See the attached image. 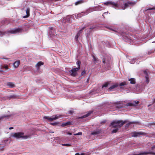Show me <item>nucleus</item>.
<instances>
[{"mask_svg": "<svg viewBox=\"0 0 155 155\" xmlns=\"http://www.w3.org/2000/svg\"><path fill=\"white\" fill-rule=\"evenodd\" d=\"M135 4V2H128L127 3H124L123 1H120L118 4L112 2H105L104 4L105 5H111L115 8H120L122 9H124L130 5H133Z\"/></svg>", "mask_w": 155, "mask_h": 155, "instance_id": "1", "label": "nucleus"}, {"mask_svg": "<svg viewBox=\"0 0 155 155\" xmlns=\"http://www.w3.org/2000/svg\"><path fill=\"white\" fill-rule=\"evenodd\" d=\"M127 122V120H114L110 124V126L115 129L113 130L112 133H116L119 128H120L123 124Z\"/></svg>", "mask_w": 155, "mask_h": 155, "instance_id": "2", "label": "nucleus"}, {"mask_svg": "<svg viewBox=\"0 0 155 155\" xmlns=\"http://www.w3.org/2000/svg\"><path fill=\"white\" fill-rule=\"evenodd\" d=\"M31 136V134L24 135V133L21 132L13 133H12L11 135V137L15 138L16 139L21 138L24 139H26L30 138Z\"/></svg>", "mask_w": 155, "mask_h": 155, "instance_id": "3", "label": "nucleus"}, {"mask_svg": "<svg viewBox=\"0 0 155 155\" xmlns=\"http://www.w3.org/2000/svg\"><path fill=\"white\" fill-rule=\"evenodd\" d=\"M155 148V145L152 146L151 147L152 150H149L148 151H145L139 153H135L132 154L131 155H155V151H154L153 150Z\"/></svg>", "mask_w": 155, "mask_h": 155, "instance_id": "4", "label": "nucleus"}, {"mask_svg": "<svg viewBox=\"0 0 155 155\" xmlns=\"http://www.w3.org/2000/svg\"><path fill=\"white\" fill-rule=\"evenodd\" d=\"M81 63L80 61H78L77 64L78 67L77 68H74L70 71V73L72 76L75 77L77 75L78 71L80 68Z\"/></svg>", "mask_w": 155, "mask_h": 155, "instance_id": "5", "label": "nucleus"}, {"mask_svg": "<svg viewBox=\"0 0 155 155\" xmlns=\"http://www.w3.org/2000/svg\"><path fill=\"white\" fill-rule=\"evenodd\" d=\"M103 63L108 65L110 61V58L109 56L105 55L101 57Z\"/></svg>", "mask_w": 155, "mask_h": 155, "instance_id": "6", "label": "nucleus"}, {"mask_svg": "<svg viewBox=\"0 0 155 155\" xmlns=\"http://www.w3.org/2000/svg\"><path fill=\"white\" fill-rule=\"evenodd\" d=\"M103 9V8L100 5H98L97 6L91 7L87 10V14L89 13L94 11L101 10Z\"/></svg>", "mask_w": 155, "mask_h": 155, "instance_id": "7", "label": "nucleus"}, {"mask_svg": "<svg viewBox=\"0 0 155 155\" xmlns=\"http://www.w3.org/2000/svg\"><path fill=\"white\" fill-rule=\"evenodd\" d=\"M26 29H25L24 28L22 29L20 28L11 30L9 32L12 34H17L21 32L22 31H26Z\"/></svg>", "mask_w": 155, "mask_h": 155, "instance_id": "8", "label": "nucleus"}, {"mask_svg": "<svg viewBox=\"0 0 155 155\" xmlns=\"http://www.w3.org/2000/svg\"><path fill=\"white\" fill-rule=\"evenodd\" d=\"M61 117L60 115H53L51 117L45 116L44 117L45 118L50 121H52L54 120H56Z\"/></svg>", "mask_w": 155, "mask_h": 155, "instance_id": "9", "label": "nucleus"}, {"mask_svg": "<svg viewBox=\"0 0 155 155\" xmlns=\"http://www.w3.org/2000/svg\"><path fill=\"white\" fill-rule=\"evenodd\" d=\"M139 103L138 101H135L132 102L128 103L127 104V105L130 106H134L137 105Z\"/></svg>", "mask_w": 155, "mask_h": 155, "instance_id": "10", "label": "nucleus"}, {"mask_svg": "<svg viewBox=\"0 0 155 155\" xmlns=\"http://www.w3.org/2000/svg\"><path fill=\"white\" fill-rule=\"evenodd\" d=\"M87 10L85 12H82L78 14L77 15V16H76V18H78L83 16H84V15H87V14H88V13L87 14Z\"/></svg>", "mask_w": 155, "mask_h": 155, "instance_id": "11", "label": "nucleus"}, {"mask_svg": "<svg viewBox=\"0 0 155 155\" xmlns=\"http://www.w3.org/2000/svg\"><path fill=\"white\" fill-rule=\"evenodd\" d=\"M50 31L49 32V35L51 37H53L54 35L55 32L53 30V28L52 27H51L49 28Z\"/></svg>", "mask_w": 155, "mask_h": 155, "instance_id": "12", "label": "nucleus"}, {"mask_svg": "<svg viewBox=\"0 0 155 155\" xmlns=\"http://www.w3.org/2000/svg\"><path fill=\"white\" fill-rule=\"evenodd\" d=\"M142 134L140 132H134L130 134V136L132 137H137Z\"/></svg>", "mask_w": 155, "mask_h": 155, "instance_id": "13", "label": "nucleus"}, {"mask_svg": "<svg viewBox=\"0 0 155 155\" xmlns=\"http://www.w3.org/2000/svg\"><path fill=\"white\" fill-rule=\"evenodd\" d=\"M92 56L93 58V61L94 63H96L99 62V59L96 57H95L94 55H92Z\"/></svg>", "mask_w": 155, "mask_h": 155, "instance_id": "14", "label": "nucleus"}, {"mask_svg": "<svg viewBox=\"0 0 155 155\" xmlns=\"http://www.w3.org/2000/svg\"><path fill=\"white\" fill-rule=\"evenodd\" d=\"M118 86V84H114L109 87V90L110 91L113 90L114 89L117 87Z\"/></svg>", "mask_w": 155, "mask_h": 155, "instance_id": "15", "label": "nucleus"}, {"mask_svg": "<svg viewBox=\"0 0 155 155\" xmlns=\"http://www.w3.org/2000/svg\"><path fill=\"white\" fill-rule=\"evenodd\" d=\"M144 74H145L146 75V76L145 77V78H146L145 82L147 84H148L149 82V78H148V77L147 75V72L146 71H144Z\"/></svg>", "mask_w": 155, "mask_h": 155, "instance_id": "16", "label": "nucleus"}, {"mask_svg": "<svg viewBox=\"0 0 155 155\" xmlns=\"http://www.w3.org/2000/svg\"><path fill=\"white\" fill-rule=\"evenodd\" d=\"M20 64V61H17L14 63L13 66L15 68H17L18 66Z\"/></svg>", "mask_w": 155, "mask_h": 155, "instance_id": "17", "label": "nucleus"}, {"mask_svg": "<svg viewBox=\"0 0 155 155\" xmlns=\"http://www.w3.org/2000/svg\"><path fill=\"white\" fill-rule=\"evenodd\" d=\"M7 85L10 88H13L15 86V85L14 83L10 82L7 83Z\"/></svg>", "mask_w": 155, "mask_h": 155, "instance_id": "18", "label": "nucleus"}, {"mask_svg": "<svg viewBox=\"0 0 155 155\" xmlns=\"http://www.w3.org/2000/svg\"><path fill=\"white\" fill-rule=\"evenodd\" d=\"M100 133V131L99 130H95L93 132H92L91 133L92 135H96L99 134Z\"/></svg>", "mask_w": 155, "mask_h": 155, "instance_id": "19", "label": "nucleus"}, {"mask_svg": "<svg viewBox=\"0 0 155 155\" xmlns=\"http://www.w3.org/2000/svg\"><path fill=\"white\" fill-rule=\"evenodd\" d=\"M128 80L130 81V83L132 84H134L135 83V80L134 78H131L129 79Z\"/></svg>", "mask_w": 155, "mask_h": 155, "instance_id": "20", "label": "nucleus"}, {"mask_svg": "<svg viewBox=\"0 0 155 155\" xmlns=\"http://www.w3.org/2000/svg\"><path fill=\"white\" fill-rule=\"evenodd\" d=\"M81 30H80L79 32L77 33V35L75 36L76 40L77 41H78V38L80 36L81 34Z\"/></svg>", "mask_w": 155, "mask_h": 155, "instance_id": "21", "label": "nucleus"}, {"mask_svg": "<svg viewBox=\"0 0 155 155\" xmlns=\"http://www.w3.org/2000/svg\"><path fill=\"white\" fill-rule=\"evenodd\" d=\"M26 15L25 16L23 17L24 18H27L29 16V8H28L27 9L26 11Z\"/></svg>", "mask_w": 155, "mask_h": 155, "instance_id": "22", "label": "nucleus"}, {"mask_svg": "<svg viewBox=\"0 0 155 155\" xmlns=\"http://www.w3.org/2000/svg\"><path fill=\"white\" fill-rule=\"evenodd\" d=\"M44 63L41 61H39L36 64L35 66L36 68H38L41 65H43Z\"/></svg>", "mask_w": 155, "mask_h": 155, "instance_id": "23", "label": "nucleus"}, {"mask_svg": "<svg viewBox=\"0 0 155 155\" xmlns=\"http://www.w3.org/2000/svg\"><path fill=\"white\" fill-rule=\"evenodd\" d=\"M124 38L126 42H130V39L128 38L127 36H124Z\"/></svg>", "mask_w": 155, "mask_h": 155, "instance_id": "24", "label": "nucleus"}, {"mask_svg": "<svg viewBox=\"0 0 155 155\" xmlns=\"http://www.w3.org/2000/svg\"><path fill=\"white\" fill-rule=\"evenodd\" d=\"M93 112L92 111H90L87 114L83 116L82 117H81V118H84L88 116H89Z\"/></svg>", "mask_w": 155, "mask_h": 155, "instance_id": "25", "label": "nucleus"}, {"mask_svg": "<svg viewBox=\"0 0 155 155\" xmlns=\"http://www.w3.org/2000/svg\"><path fill=\"white\" fill-rule=\"evenodd\" d=\"M61 145L63 146H66L67 147H70L71 146V144L70 143H62Z\"/></svg>", "mask_w": 155, "mask_h": 155, "instance_id": "26", "label": "nucleus"}, {"mask_svg": "<svg viewBox=\"0 0 155 155\" xmlns=\"http://www.w3.org/2000/svg\"><path fill=\"white\" fill-rule=\"evenodd\" d=\"M70 124V123L69 122H66L65 123L63 124H62V126L63 127L65 126H66L68 125H69Z\"/></svg>", "mask_w": 155, "mask_h": 155, "instance_id": "27", "label": "nucleus"}, {"mask_svg": "<svg viewBox=\"0 0 155 155\" xmlns=\"http://www.w3.org/2000/svg\"><path fill=\"white\" fill-rule=\"evenodd\" d=\"M60 140V138L58 137H55L54 139V140L55 141V142L57 141L58 143V141Z\"/></svg>", "mask_w": 155, "mask_h": 155, "instance_id": "28", "label": "nucleus"}, {"mask_svg": "<svg viewBox=\"0 0 155 155\" xmlns=\"http://www.w3.org/2000/svg\"><path fill=\"white\" fill-rule=\"evenodd\" d=\"M127 85L126 82H124L120 83V86H122L125 85Z\"/></svg>", "mask_w": 155, "mask_h": 155, "instance_id": "29", "label": "nucleus"}, {"mask_svg": "<svg viewBox=\"0 0 155 155\" xmlns=\"http://www.w3.org/2000/svg\"><path fill=\"white\" fill-rule=\"evenodd\" d=\"M135 60H136V58H134L133 59H131L130 61V63L132 64H134L135 61Z\"/></svg>", "mask_w": 155, "mask_h": 155, "instance_id": "30", "label": "nucleus"}, {"mask_svg": "<svg viewBox=\"0 0 155 155\" xmlns=\"http://www.w3.org/2000/svg\"><path fill=\"white\" fill-rule=\"evenodd\" d=\"M16 97H17V96L15 95H10L8 97V98H9V99L12 98H16Z\"/></svg>", "mask_w": 155, "mask_h": 155, "instance_id": "31", "label": "nucleus"}, {"mask_svg": "<svg viewBox=\"0 0 155 155\" xmlns=\"http://www.w3.org/2000/svg\"><path fill=\"white\" fill-rule=\"evenodd\" d=\"M82 2H83L82 1H81V0L78 1L77 2L75 3V5H78L79 4L82 3Z\"/></svg>", "mask_w": 155, "mask_h": 155, "instance_id": "32", "label": "nucleus"}, {"mask_svg": "<svg viewBox=\"0 0 155 155\" xmlns=\"http://www.w3.org/2000/svg\"><path fill=\"white\" fill-rule=\"evenodd\" d=\"M108 83L107 82L105 83L102 86V88H103L104 87H107L108 86Z\"/></svg>", "mask_w": 155, "mask_h": 155, "instance_id": "33", "label": "nucleus"}, {"mask_svg": "<svg viewBox=\"0 0 155 155\" xmlns=\"http://www.w3.org/2000/svg\"><path fill=\"white\" fill-rule=\"evenodd\" d=\"M82 132H78V133H76V134H74V136H76V135H82Z\"/></svg>", "mask_w": 155, "mask_h": 155, "instance_id": "34", "label": "nucleus"}, {"mask_svg": "<svg viewBox=\"0 0 155 155\" xmlns=\"http://www.w3.org/2000/svg\"><path fill=\"white\" fill-rule=\"evenodd\" d=\"M134 123V122H129L128 124H127L126 125V127H128L131 124H133Z\"/></svg>", "mask_w": 155, "mask_h": 155, "instance_id": "35", "label": "nucleus"}, {"mask_svg": "<svg viewBox=\"0 0 155 155\" xmlns=\"http://www.w3.org/2000/svg\"><path fill=\"white\" fill-rule=\"evenodd\" d=\"M155 10V7H154L153 8H148L146 9V10Z\"/></svg>", "mask_w": 155, "mask_h": 155, "instance_id": "36", "label": "nucleus"}, {"mask_svg": "<svg viewBox=\"0 0 155 155\" xmlns=\"http://www.w3.org/2000/svg\"><path fill=\"white\" fill-rule=\"evenodd\" d=\"M3 67L5 70H7L8 69V66L7 65H4L3 66Z\"/></svg>", "mask_w": 155, "mask_h": 155, "instance_id": "37", "label": "nucleus"}, {"mask_svg": "<svg viewBox=\"0 0 155 155\" xmlns=\"http://www.w3.org/2000/svg\"><path fill=\"white\" fill-rule=\"evenodd\" d=\"M58 124V123L57 122L51 123V125H53V126L56 125H57Z\"/></svg>", "mask_w": 155, "mask_h": 155, "instance_id": "38", "label": "nucleus"}, {"mask_svg": "<svg viewBox=\"0 0 155 155\" xmlns=\"http://www.w3.org/2000/svg\"><path fill=\"white\" fill-rule=\"evenodd\" d=\"M8 116H1V117H0V120L2 119L3 118L5 117H7Z\"/></svg>", "mask_w": 155, "mask_h": 155, "instance_id": "39", "label": "nucleus"}, {"mask_svg": "<svg viewBox=\"0 0 155 155\" xmlns=\"http://www.w3.org/2000/svg\"><path fill=\"white\" fill-rule=\"evenodd\" d=\"M75 155H84V153H82L81 154L79 153H76L75 154Z\"/></svg>", "mask_w": 155, "mask_h": 155, "instance_id": "40", "label": "nucleus"}, {"mask_svg": "<svg viewBox=\"0 0 155 155\" xmlns=\"http://www.w3.org/2000/svg\"><path fill=\"white\" fill-rule=\"evenodd\" d=\"M85 74V71H83L81 73V75H83Z\"/></svg>", "mask_w": 155, "mask_h": 155, "instance_id": "41", "label": "nucleus"}, {"mask_svg": "<svg viewBox=\"0 0 155 155\" xmlns=\"http://www.w3.org/2000/svg\"><path fill=\"white\" fill-rule=\"evenodd\" d=\"M69 113L70 114H72L73 113V111L72 110H70L69 111Z\"/></svg>", "mask_w": 155, "mask_h": 155, "instance_id": "42", "label": "nucleus"}, {"mask_svg": "<svg viewBox=\"0 0 155 155\" xmlns=\"http://www.w3.org/2000/svg\"><path fill=\"white\" fill-rule=\"evenodd\" d=\"M67 134L68 135H72V133L69 132H67Z\"/></svg>", "mask_w": 155, "mask_h": 155, "instance_id": "43", "label": "nucleus"}, {"mask_svg": "<svg viewBox=\"0 0 155 155\" xmlns=\"http://www.w3.org/2000/svg\"><path fill=\"white\" fill-rule=\"evenodd\" d=\"M111 30L113 31H114L115 32H117V30L115 29V30H114V29H110Z\"/></svg>", "mask_w": 155, "mask_h": 155, "instance_id": "44", "label": "nucleus"}, {"mask_svg": "<svg viewBox=\"0 0 155 155\" xmlns=\"http://www.w3.org/2000/svg\"><path fill=\"white\" fill-rule=\"evenodd\" d=\"M13 128V127H11L9 128L10 130L12 129Z\"/></svg>", "mask_w": 155, "mask_h": 155, "instance_id": "45", "label": "nucleus"}, {"mask_svg": "<svg viewBox=\"0 0 155 155\" xmlns=\"http://www.w3.org/2000/svg\"><path fill=\"white\" fill-rule=\"evenodd\" d=\"M0 72H3V71L2 70H0Z\"/></svg>", "mask_w": 155, "mask_h": 155, "instance_id": "46", "label": "nucleus"}, {"mask_svg": "<svg viewBox=\"0 0 155 155\" xmlns=\"http://www.w3.org/2000/svg\"><path fill=\"white\" fill-rule=\"evenodd\" d=\"M2 59H8L7 58H2Z\"/></svg>", "mask_w": 155, "mask_h": 155, "instance_id": "47", "label": "nucleus"}, {"mask_svg": "<svg viewBox=\"0 0 155 155\" xmlns=\"http://www.w3.org/2000/svg\"><path fill=\"white\" fill-rule=\"evenodd\" d=\"M105 121H104L103 122V123H105Z\"/></svg>", "mask_w": 155, "mask_h": 155, "instance_id": "48", "label": "nucleus"}, {"mask_svg": "<svg viewBox=\"0 0 155 155\" xmlns=\"http://www.w3.org/2000/svg\"><path fill=\"white\" fill-rule=\"evenodd\" d=\"M52 132V133H54V132Z\"/></svg>", "mask_w": 155, "mask_h": 155, "instance_id": "49", "label": "nucleus"}]
</instances>
